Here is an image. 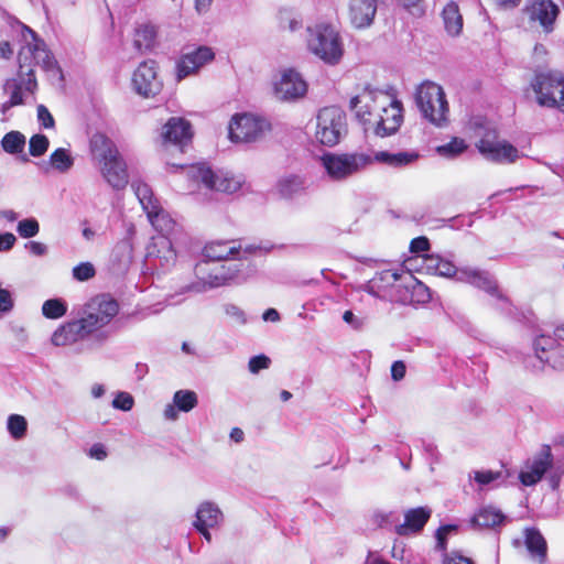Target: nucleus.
<instances>
[{
  "instance_id": "obj_1",
  "label": "nucleus",
  "mask_w": 564,
  "mask_h": 564,
  "mask_svg": "<svg viewBox=\"0 0 564 564\" xmlns=\"http://www.w3.org/2000/svg\"><path fill=\"white\" fill-rule=\"evenodd\" d=\"M90 153L99 165L107 183L115 189L128 184L127 165L116 144L105 134L95 133L90 138Z\"/></svg>"
},
{
  "instance_id": "obj_2",
  "label": "nucleus",
  "mask_w": 564,
  "mask_h": 564,
  "mask_svg": "<svg viewBox=\"0 0 564 564\" xmlns=\"http://www.w3.org/2000/svg\"><path fill=\"white\" fill-rule=\"evenodd\" d=\"M25 29L32 35L34 43H28L19 51V76L23 80V75H26L28 79L24 82L25 91L33 94L37 88L34 73L35 65H41L45 72L58 74L61 78H63V75L55 57L45 48V43L37 39V34L33 30L30 28Z\"/></svg>"
},
{
  "instance_id": "obj_3",
  "label": "nucleus",
  "mask_w": 564,
  "mask_h": 564,
  "mask_svg": "<svg viewBox=\"0 0 564 564\" xmlns=\"http://www.w3.org/2000/svg\"><path fill=\"white\" fill-rule=\"evenodd\" d=\"M321 164L333 182H345L372 165L371 154L364 152L332 153L321 156Z\"/></svg>"
},
{
  "instance_id": "obj_4",
  "label": "nucleus",
  "mask_w": 564,
  "mask_h": 564,
  "mask_svg": "<svg viewBox=\"0 0 564 564\" xmlns=\"http://www.w3.org/2000/svg\"><path fill=\"white\" fill-rule=\"evenodd\" d=\"M308 50L328 65H336L344 55V44L339 32L328 23L308 28Z\"/></svg>"
},
{
  "instance_id": "obj_5",
  "label": "nucleus",
  "mask_w": 564,
  "mask_h": 564,
  "mask_svg": "<svg viewBox=\"0 0 564 564\" xmlns=\"http://www.w3.org/2000/svg\"><path fill=\"white\" fill-rule=\"evenodd\" d=\"M118 312L119 305L117 301L108 295L97 296L86 306L82 321L89 334L97 339L98 344H102L108 339L109 333L101 330V328L108 325Z\"/></svg>"
},
{
  "instance_id": "obj_6",
  "label": "nucleus",
  "mask_w": 564,
  "mask_h": 564,
  "mask_svg": "<svg viewBox=\"0 0 564 564\" xmlns=\"http://www.w3.org/2000/svg\"><path fill=\"white\" fill-rule=\"evenodd\" d=\"M415 102L423 118L431 123L442 127L447 121L448 104L440 85L423 83L416 90Z\"/></svg>"
},
{
  "instance_id": "obj_7",
  "label": "nucleus",
  "mask_w": 564,
  "mask_h": 564,
  "mask_svg": "<svg viewBox=\"0 0 564 564\" xmlns=\"http://www.w3.org/2000/svg\"><path fill=\"white\" fill-rule=\"evenodd\" d=\"M347 132L346 113L337 106L324 107L317 115L316 139L323 145L334 147Z\"/></svg>"
},
{
  "instance_id": "obj_8",
  "label": "nucleus",
  "mask_w": 564,
  "mask_h": 564,
  "mask_svg": "<svg viewBox=\"0 0 564 564\" xmlns=\"http://www.w3.org/2000/svg\"><path fill=\"white\" fill-rule=\"evenodd\" d=\"M536 102L542 107H555L556 96L564 86V74L558 70L539 72L531 82Z\"/></svg>"
},
{
  "instance_id": "obj_9",
  "label": "nucleus",
  "mask_w": 564,
  "mask_h": 564,
  "mask_svg": "<svg viewBox=\"0 0 564 564\" xmlns=\"http://www.w3.org/2000/svg\"><path fill=\"white\" fill-rule=\"evenodd\" d=\"M268 127V122L257 116L236 115L229 123V138L235 142H253L263 134Z\"/></svg>"
},
{
  "instance_id": "obj_10",
  "label": "nucleus",
  "mask_w": 564,
  "mask_h": 564,
  "mask_svg": "<svg viewBox=\"0 0 564 564\" xmlns=\"http://www.w3.org/2000/svg\"><path fill=\"white\" fill-rule=\"evenodd\" d=\"M458 274V282L468 283L501 301L506 306L510 305V299L500 291L498 281L489 271L463 267Z\"/></svg>"
},
{
  "instance_id": "obj_11",
  "label": "nucleus",
  "mask_w": 564,
  "mask_h": 564,
  "mask_svg": "<svg viewBox=\"0 0 564 564\" xmlns=\"http://www.w3.org/2000/svg\"><path fill=\"white\" fill-rule=\"evenodd\" d=\"M476 147L487 160L497 163H513L520 156L519 150L507 141H499L496 132H487Z\"/></svg>"
},
{
  "instance_id": "obj_12",
  "label": "nucleus",
  "mask_w": 564,
  "mask_h": 564,
  "mask_svg": "<svg viewBox=\"0 0 564 564\" xmlns=\"http://www.w3.org/2000/svg\"><path fill=\"white\" fill-rule=\"evenodd\" d=\"M192 177L202 182L208 189L220 193L232 194L241 187V182L230 175L228 172H213L204 165L192 166Z\"/></svg>"
},
{
  "instance_id": "obj_13",
  "label": "nucleus",
  "mask_w": 564,
  "mask_h": 564,
  "mask_svg": "<svg viewBox=\"0 0 564 564\" xmlns=\"http://www.w3.org/2000/svg\"><path fill=\"white\" fill-rule=\"evenodd\" d=\"M132 87L145 98L154 97L161 91L162 82L158 77L155 61H144L137 67L132 75Z\"/></svg>"
},
{
  "instance_id": "obj_14",
  "label": "nucleus",
  "mask_w": 564,
  "mask_h": 564,
  "mask_svg": "<svg viewBox=\"0 0 564 564\" xmlns=\"http://www.w3.org/2000/svg\"><path fill=\"white\" fill-rule=\"evenodd\" d=\"M307 83L302 75L293 68L285 69L274 85V94L279 100L294 101L305 96Z\"/></svg>"
},
{
  "instance_id": "obj_15",
  "label": "nucleus",
  "mask_w": 564,
  "mask_h": 564,
  "mask_svg": "<svg viewBox=\"0 0 564 564\" xmlns=\"http://www.w3.org/2000/svg\"><path fill=\"white\" fill-rule=\"evenodd\" d=\"M529 20L539 22L544 33L550 34L555 29L560 8L553 0H532L525 6Z\"/></svg>"
},
{
  "instance_id": "obj_16",
  "label": "nucleus",
  "mask_w": 564,
  "mask_h": 564,
  "mask_svg": "<svg viewBox=\"0 0 564 564\" xmlns=\"http://www.w3.org/2000/svg\"><path fill=\"white\" fill-rule=\"evenodd\" d=\"M161 138L164 145H176L183 152L193 138L192 124L184 118L172 117L163 126Z\"/></svg>"
},
{
  "instance_id": "obj_17",
  "label": "nucleus",
  "mask_w": 564,
  "mask_h": 564,
  "mask_svg": "<svg viewBox=\"0 0 564 564\" xmlns=\"http://www.w3.org/2000/svg\"><path fill=\"white\" fill-rule=\"evenodd\" d=\"M534 351L542 364H547L553 369L564 367V346L551 336L541 335L534 339Z\"/></svg>"
},
{
  "instance_id": "obj_18",
  "label": "nucleus",
  "mask_w": 564,
  "mask_h": 564,
  "mask_svg": "<svg viewBox=\"0 0 564 564\" xmlns=\"http://www.w3.org/2000/svg\"><path fill=\"white\" fill-rule=\"evenodd\" d=\"M215 57L214 52L208 46H199L192 52L185 53L176 63V78L182 80L194 74L200 67L212 62Z\"/></svg>"
},
{
  "instance_id": "obj_19",
  "label": "nucleus",
  "mask_w": 564,
  "mask_h": 564,
  "mask_svg": "<svg viewBox=\"0 0 564 564\" xmlns=\"http://www.w3.org/2000/svg\"><path fill=\"white\" fill-rule=\"evenodd\" d=\"M553 464V455L549 445H543L541 451L527 463L528 470L519 474V479L524 486H533L539 482L546 470Z\"/></svg>"
},
{
  "instance_id": "obj_20",
  "label": "nucleus",
  "mask_w": 564,
  "mask_h": 564,
  "mask_svg": "<svg viewBox=\"0 0 564 564\" xmlns=\"http://www.w3.org/2000/svg\"><path fill=\"white\" fill-rule=\"evenodd\" d=\"M378 10V0H349L348 19L355 29L372 25Z\"/></svg>"
},
{
  "instance_id": "obj_21",
  "label": "nucleus",
  "mask_w": 564,
  "mask_h": 564,
  "mask_svg": "<svg viewBox=\"0 0 564 564\" xmlns=\"http://www.w3.org/2000/svg\"><path fill=\"white\" fill-rule=\"evenodd\" d=\"M91 336L82 318L59 326L52 335V344L55 346H68Z\"/></svg>"
},
{
  "instance_id": "obj_22",
  "label": "nucleus",
  "mask_w": 564,
  "mask_h": 564,
  "mask_svg": "<svg viewBox=\"0 0 564 564\" xmlns=\"http://www.w3.org/2000/svg\"><path fill=\"white\" fill-rule=\"evenodd\" d=\"M431 514L432 510L427 507L409 509L404 513V522L395 525V533L405 536L421 532L431 518Z\"/></svg>"
},
{
  "instance_id": "obj_23",
  "label": "nucleus",
  "mask_w": 564,
  "mask_h": 564,
  "mask_svg": "<svg viewBox=\"0 0 564 564\" xmlns=\"http://www.w3.org/2000/svg\"><path fill=\"white\" fill-rule=\"evenodd\" d=\"M506 521V516L494 506L480 507L469 519L473 530L497 529Z\"/></svg>"
},
{
  "instance_id": "obj_24",
  "label": "nucleus",
  "mask_w": 564,
  "mask_h": 564,
  "mask_svg": "<svg viewBox=\"0 0 564 564\" xmlns=\"http://www.w3.org/2000/svg\"><path fill=\"white\" fill-rule=\"evenodd\" d=\"M400 280V274L392 270L377 272L372 279L364 284L362 290L368 294L383 301V295L389 294L392 286Z\"/></svg>"
},
{
  "instance_id": "obj_25",
  "label": "nucleus",
  "mask_w": 564,
  "mask_h": 564,
  "mask_svg": "<svg viewBox=\"0 0 564 564\" xmlns=\"http://www.w3.org/2000/svg\"><path fill=\"white\" fill-rule=\"evenodd\" d=\"M383 111L387 117H381L375 129L376 134L380 137L395 133L403 120L402 104L399 100L391 101L390 107L383 108Z\"/></svg>"
},
{
  "instance_id": "obj_26",
  "label": "nucleus",
  "mask_w": 564,
  "mask_h": 564,
  "mask_svg": "<svg viewBox=\"0 0 564 564\" xmlns=\"http://www.w3.org/2000/svg\"><path fill=\"white\" fill-rule=\"evenodd\" d=\"M275 189L282 198L292 199L305 194L307 181L304 175L294 173L285 174L276 181Z\"/></svg>"
},
{
  "instance_id": "obj_27",
  "label": "nucleus",
  "mask_w": 564,
  "mask_h": 564,
  "mask_svg": "<svg viewBox=\"0 0 564 564\" xmlns=\"http://www.w3.org/2000/svg\"><path fill=\"white\" fill-rule=\"evenodd\" d=\"M524 538L531 558L539 564L545 563L547 558V544L541 532L535 528H527Z\"/></svg>"
},
{
  "instance_id": "obj_28",
  "label": "nucleus",
  "mask_w": 564,
  "mask_h": 564,
  "mask_svg": "<svg viewBox=\"0 0 564 564\" xmlns=\"http://www.w3.org/2000/svg\"><path fill=\"white\" fill-rule=\"evenodd\" d=\"M245 276L240 274V270L237 264L228 268L221 267L217 271L209 273L205 280V284L209 289L219 288L223 285L240 284L245 281Z\"/></svg>"
},
{
  "instance_id": "obj_29",
  "label": "nucleus",
  "mask_w": 564,
  "mask_h": 564,
  "mask_svg": "<svg viewBox=\"0 0 564 564\" xmlns=\"http://www.w3.org/2000/svg\"><path fill=\"white\" fill-rule=\"evenodd\" d=\"M419 158L420 155L415 151H402L397 153L379 151L371 155L372 164L379 162L395 169L409 166L417 161Z\"/></svg>"
},
{
  "instance_id": "obj_30",
  "label": "nucleus",
  "mask_w": 564,
  "mask_h": 564,
  "mask_svg": "<svg viewBox=\"0 0 564 564\" xmlns=\"http://www.w3.org/2000/svg\"><path fill=\"white\" fill-rule=\"evenodd\" d=\"M240 249L241 245H236L235 240L213 241L204 247L203 257L206 261H221L238 253Z\"/></svg>"
},
{
  "instance_id": "obj_31",
  "label": "nucleus",
  "mask_w": 564,
  "mask_h": 564,
  "mask_svg": "<svg viewBox=\"0 0 564 564\" xmlns=\"http://www.w3.org/2000/svg\"><path fill=\"white\" fill-rule=\"evenodd\" d=\"M25 137L20 131H10L6 133L1 140V147L8 154H21L19 160L22 163L30 162L26 154H22L25 147Z\"/></svg>"
},
{
  "instance_id": "obj_32",
  "label": "nucleus",
  "mask_w": 564,
  "mask_h": 564,
  "mask_svg": "<svg viewBox=\"0 0 564 564\" xmlns=\"http://www.w3.org/2000/svg\"><path fill=\"white\" fill-rule=\"evenodd\" d=\"M223 520V512L213 502L205 501L199 505L196 511V520L193 524L216 527Z\"/></svg>"
},
{
  "instance_id": "obj_33",
  "label": "nucleus",
  "mask_w": 564,
  "mask_h": 564,
  "mask_svg": "<svg viewBox=\"0 0 564 564\" xmlns=\"http://www.w3.org/2000/svg\"><path fill=\"white\" fill-rule=\"evenodd\" d=\"M442 17L445 30L449 35L456 36L462 32L463 17L456 2L447 3L443 9Z\"/></svg>"
},
{
  "instance_id": "obj_34",
  "label": "nucleus",
  "mask_w": 564,
  "mask_h": 564,
  "mask_svg": "<svg viewBox=\"0 0 564 564\" xmlns=\"http://www.w3.org/2000/svg\"><path fill=\"white\" fill-rule=\"evenodd\" d=\"M383 301L403 305L413 304V297L410 296V282L406 280V273L404 275L400 274V280L395 282L389 294L383 295Z\"/></svg>"
},
{
  "instance_id": "obj_35",
  "label": "nucleus",
  "mask_w": 564,
  "mask_h": 564,
  "mask_svg": "<svg viewBox=\"0 0 564 564\" xmlns=\"http://www.w3.org/2000/svg\"><path fill=\"white\" fill-rule=\"evenodd\" d=\"M149 220L152 226L163 236H167L173 232L175 221L170 215L162 209L160 205L153 210L147 213Z\"/></svg>"
},
{
  "instance_id": "obj_36",
  "label": "nucleus",
  "mask_w": 564,
  "mask_h": 564,
  "mask_svg": "<svg viewBox=\"0 0 564 564\" xmlns=\"http://www.w3.org/2000/svg\"><path fill=\"white\" fill-rule=\"evenodd\" d=\"M156 31L153 25L143 24L135 30L133 45L143 53L154 47Z\"/></svg>"
},
{
  "instance_id": "obj_37",
  "label": "nucleus",
  "mask_w": 564,
  "mask_h": 564,
  "mask_svg": "<svg viewBox=\"0 0 564 564\" xmlns=\"http://www.w3.org/2000/svg\"><path fill=\"white\" fill-rule=\"evenodd\" d=\"M364 99H375V91L366 87L364 93L359 96H355L350 99V109L355 111L356 118L364 124L369 122L368 116H370L369 105L365 104V106L359 107V104L362 102Z\"/></svg>"
},
{
  "instance_id": "obj_38",
  "label": "nucleus",
  "mask_w": 564,
  "mask_h": 564,
  "mask_svg": "<svg viewBox=\"0 0 564 564\" xmlns=\"http://www.w3.org/2000/svg\"><path fill=\"white\" fill-rule=\"evenodd\" d=\"M131 187L145 213L153 210L158 205H160L159 200L153 195L152 188L147 183L132 182Z\"/></svg>"
},
{
  "instance_id": "obj_39",
  "label": "nucleus",
  "mask_w": 564,
  "mask_h": 564,
  "mask_svg": "<svg viewBox=\"0 0 564 564\" xmlns=\"http://www.w3.org/2000/svg\"><path fill=\"white\" fill-rule=\"evenodd\" d=\"M51 166L59 173H67L74 165V158L70 151L58 148L50 155Z\"/></svg>"
},
{
  "instance_id": "obj_40",
  "label": "nucleus",
  "mask_w": 564,
  "mask_h": 564,
  "mask_svg": "<svg viewBox=\"0 0 564 564\" xmlns=\"http://www.w3.org/2000/svg\"><path fill=\"white\" fill-rule=\"evenodd\" d=\"M406 280L410 282V296L413 297V304H424L431 301L430 289L412 273L406 272Z\"/></svg>"
},
{
  "instance_id": "obj_41",
  "label": "nucleus",
  "mask_w": 564,
  "mask_h": 564,
  "mask_svg": "<svg viewBox=\"0 0 564 564\" xmlns=\"http://www.w3.org/2000/svg\"><path fill=\"white\" fill-rule=\"evenodd\" d=\"M173 403L178 411L189 412L197 403V394L192 390H178L174 393Z\"/></svg>"
},
{
  "instance_id": "obj_42",
  "label": "nucleus",
  "mask_w": 564,
  "mask_h": 564,
  "mask_svg": "<svg viewBox=\"0 0 564 564\" xmlns=\"http://www.w3.org/2000/svg\"><path fill=\"white\" fill-rule=\"evenodd\" d=\"M28 77L26 75H23V80L18 75V78H10L7 79L3 89L6 93H10V99L11 101H14L17 105H22L23 96H22V88L25 89L24 82H26Z\"/></svg>"
},
{
  "instance_id": "obj_43",
  "label": "nucleus",
  "mask_w": 564,
  "mask_h": 564,
  "mask_svg": "<svg viewBox=\"0 0 564 564\" xmlns=\"http://www.w3.org/2000/svg\"><path fill=\"white\" fill-rule=\"evenodd\" d=\"M67 312L66 303L61 299H51L43 303L42 313L46 318L56 319Z\"/></svg>"
},
{
  "instance_id": "obj_44",
  "label": "nucleus",
  "mask_w": 564,
  "mask_h": 564,
  "mask_svg": "<svg viewBox=\"0 0 564 564\" xmlns=\"http://www.w3.org/2000/svg\"><path fill=\"white\" fill-rule=\"evenodd\" d=\"M111 260L118 262L120 268H127L131 262V246L129 241H119L111 253Z\"/></svg>"
},
{
  "instance_id": "obj_45",
  "label": "nucleus",
  "mask_w": 564,
  "mask_h": 564,
  "mask_svg": "<svg viewBox=\"0 0 564 564\" xmlns=\"http://www.w3.org/2000/svg\"><path fill=\"white\" fill-rule=\"evenodd\" d=\"M28 422L24 416L11 414L8 417V431L14 440H21L25 436Z\"/></svg>"
},
{
  "instance_id": "obj_46",
  "label": "nucleus",
  "mask_w": 564,
  "mask_h": 564,
  "mask_svg": "<svg viewBox=\"0 0 564 564\" xmlns=\"http://www.w3.org/2000/svg\"><path fill=\"white\" fill-rule=\"evenodd\" d=\"M467 149L463 139L454 138L451 142L437 147L436 151L440 155L454 159Z\"/></svg>"
},
{
  "instance_id": "obj_47",
  "label": "nucleus",
  "mask_w": 564,
  "mask_h": 564,
  "mask_svg": "<svg viewBox=\"0 0 564 564\" xmlns=\"http://www.w3.org/2000/svg\"><path fill=\"white\" fill-rule=\"evenodd\" d=\"M50 147V140L44 134H34L29 141L30 155L34 158L42 156Z\"/></svg>"
},
{
  "instance_id": "obj_48",
  "label": "nucleus",
  "mask_w": 564,
  "mask_h": 564,
  "mask_svg": "<svg viewBox=\"0 0 564 564\" xmlns=\"http://www.w3.org/2000/svg\"><path fill=\"white\" fill-rule=\"evenodd\" d=\"M371 521L378 528L388 529L393 527L395 529V525H399V517L395 512L392 511L388 513L376 511L371 517Z\"/></svg>"
},
{
  "instance_id": "obj_49",
  "label": "nucleus",
  "mask_w": 564,
  "mask_h": 564,
  "mask_svg": "<svg viewBox=\"0 0 564 564\" xmlns=\"http://www.w3.org/2000/svg\"><path fill=\"white\" fill-rule=\"evenodd\" d=\"M17 231L22 238L35 237L40 231L39 221L35 218L20 220L17 226Z\"/></svg>"
},
{
  "instance_id": "obj_50",
  "label": "nucleus",
  "mask_w": 564,
  "mask_h": 564,
  "mask_svg": "<svg viewBox=\"0 0 564 564\" xmlns=\"http://www.w3.org/2000/svg\"><path fill=\"white\" fill-rule=\"evenodd\" d=\"M507 475H503V473L500 471H494V470H479L475 471V481L478 482L480 486H487L490 485L499 479L502 481H506Z\"/></svg>"
},
{
  "instance_id": "obj_51",
  "label": "nucleus",
  "mask_w": 564,
  "mask_h": 564,
  "mask_svg": "<svg viewBox=\"0 0 564 564\" xmlns=\"http://www.w3.org/2000/svg\"><path fill=\"white\" fill-rule=\"evenodd\" d=\"M73 278L84 282L96 275L95 267L90 262H82L73 268Z\"/></svg>"
},
{
  "instance_id": "obj_52",
  "label": "nucleus",
  "mask_w": 564,
  "mask_h": 564,
  "mask_svg": "<svg viewBox=\"0 0 564 564\" xmlns=\"http://www.w3.org/2000/svg\"><path fill=\"white\" fill-rule=\"evenodd\" d=\"M437 273L445 278H455L458 281L459 269L451 261L438 258L435 264Z\"/></svg>"
},
{
  "instance_id": "obj_53",
  "label": "nucleus",
  "mask_w": 564,
  "mask_h": 564,
  "mask_svg": "<svg viewBox=\"0 0 564 564\" xmlns=\"http://www.w3.org/2000/svg\"><path fill=\"white\" fill-rule=\"evenodd\" d=\"M279 21L282 29H288L291 32H295L302 28V21L293 17L288 10L280 11Z\"/></svg>"
},
{
  "instance_id": "obj_54",
  "label": "nucleus",
  "mask_w": 564,
  "mask_h": 564,
  "mask_svg": "<svg viewBox=\"0 0 564 564\" xmlns=\"http://www.w3.org/2000/svg\"><path fill=\"white\" fill-rule=\"evenodd\" d=\"M133 404V397L128 392H118L112 401L113 408L122 411H130Z\"/></svg>"
},
{
  "instance_id": "obj_55",
  "label": "nucleus",
  "mask_w": 564,
  "mask_h": 564,
  "mask_svg": "<svg viewBox=\"0 0 564 564\" xmlns=\"http://www.w3.org/2000/svg\"><path fill=\"white\" fill-rule=\"evenodd\" d=\"M271 360L265 355H258L250 358L248 367L252 373H258L262 369H268Z\"/></svg>"
},
{
  "instance_id": "obj_56",
  "label": "nucleus",
  "mask_w": 564,
  "mask_h": 564,
  "mask_svg": "<svg viewBox=\"0 0 564 564\" xmlns=\"http://www.w3.org/2000/svg\"><path fill=\"white\" fill-rule=\"evenodd\" d=\"M14 306V300L12 297V294L7 289L0 290V312L1 313H9L13 310Z\"/></svg>"
},
{
  "instance_id": "obj_57",
  "label": "nucleus",
  "mask_w": 564,
  "mask_h": 564,
  "mask_svg": "<svg viewBox=\"0 0 564 564\" xmlns=\"http://www.w3.org/2000/svg\"><path fill=\"white\" fill-rule=\"evenodd\" d=\"M37 119L45 129H51L55 124L53 116L44 105L37 107Z\"/></svg>"
},
{
  "instance_id": "obj_58",
  "label": "nucleus",
  "mask_w": 564,
  "mask_h": 564,
  "mask_svg": "<svg viewBox=\"0 0 564 564\" xmlns=\"http://www.w3.org/2000/svg\"><path fill=\"white\" fill-rule=\"evenodd\" d=\"M343 319L356 330L362 329L366 324L364 317L356 316L351 311H346L343 315Z\"/></svg>"
},
{
  "instance_id": "obj_59",
  "label": "nucleus",
  "mask_w": 564,
  "mask_h": 564,
  "mask_svg": "<svg viewBox=\"0 0 564 564\" xmlns=\"http://www.w3.org/2000/svg\"><path fill=\"white\" fill-rule=\"evenodd\" d=\"M225 313L228 316L235 318L239 324H246L247 323V318H246L245 312L240 307L235 305V304H226L225 305Z\"/></svg>"
},
{
  "instance_id": "obj_60",
  "label": "nucleus",
  "mask_w": 564,
  "mask_h": 564,
  "mask_svg": "<svg viewBox=\"0 0 564 564\" xmlns=\"http://www.w3.org/2000/svg\"><path fill=\"white\" fill-rule=\"evenodd\" d=\"M430 249V241L426 237L420 236L412 239L410 243V251L412 253H420Z\"/></svg>"
},
{
  "instance_id": "obj_61",
  "label": "nucleus",
  "mask_w": 564,
  "mask_h": 564,
  "mask_svg": "<svg viewBox=\"0 0 564 564\" xmlns=\"http://www.w3.org/2000/svg\"><path fill=\"white\" fill-rule=\"evenodd\" d=\"M17 241V238L11 232H3L0 234V252H7L10 251L14 243Z\"/></svg>"
},
{
  "instance_id": "obj_62",
  "label": "nucleus",
  "mask_w": 564,
  "mask_h": 564,
  "mask_svg": "<svg viewBox=\"0 0 564 564\" xmlns=\"http://www.w3.org/2000/svg\"><path fill=\"white\" fill-rule=\"evenodd\" d=\"M406 372L405 364L402 360H397L391 366V378L394 381H400L404 378Z\"/></svg>"
},
{
  "instance_id": "obj_63",
  "label": "nucleus",
  "mask_w": 564,
  "mask_h": 564,
  "mask_svg": "<svg viewBox=\"0 0 564 564\" xmlns=\"http://www.w3.org/2000/svg\"><path fill=\"white\" fill-rule=\"evenodd\" d=\"M25 248L34 256L42 257L47 253V246L39 241H29Z\"/></svg>"
},
{
  "instance_id": "obj_64",
  "label": "nucleus",
  "mask_w": 564,
  "mask_h": 564,
  "mask_svg": "<svg viewBox=\"0 0 564 564\" xmlns=\"http://www.w3.org/2000/svg\"><path fill=\"white\" fill-rule=\"evenodd\" d=\"M89 455L93 458H96L98 460H102L107 457V452L105 449V446L102 444H94L89 449Z\"/></svg>"
}]
</instances>
